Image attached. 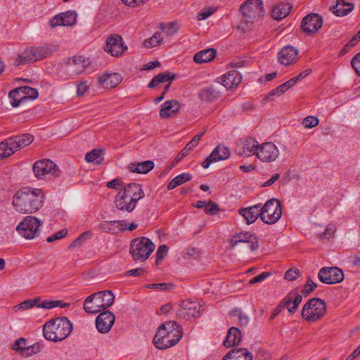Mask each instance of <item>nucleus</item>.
I'll return each mask as SVG.
<instances>
[{"mask_svg": "<svg viewBox=\"0 0 360 360\" xmlns=\"http://www.w3.org/2000/svg\"><path fill=\"white\" fill-rule=\"evenodd\" d=\"M175 78V75H172L169 72L160 73L151 79V81L149 82L148 85V87L150 89H153L161 83L174 80Z\"/></svg>", "mask_w": 360, "mask_h": 360, "instance_id": "40", "label": "nucleus"}, {"mask_svg": "<svg viewBox=\"0 0 360 360\" xmlns=\"http://www.w3.org/2000/svg\"><path fill=\"white\" fill-rule=\"evenodd\" d=\"M260 210L261 220L266 224L276 223L282 216L281 202L276 198L267 200L263 206L260 204Z\"/></svg>", "mask_w": 360, "mask_h": 360, "instance_id": "9", "label": "nucleus"}, {"mask_svg": "<svg viewBox=\"0 0 360 360\" xmlns=\"http://www.w3.org/2000/svg\"><path fill=\"white\" fill-rule=\"evenodd\" d=\"M351 65L356 74L360 76V52L358 53L351 60Z\"/></svg>", "mask_w": 360, "mask_h": 360, "instance_id": "59", "label": "nucleus"}, {"mask_svg": "<svg viewBox=\"0 0 360 360\" xmlns=\"http://www.w3.org/2000/svg\"><path fill=\"white\" fill-rule=\"evenodd\" d=\"M291 8L289 4H279L273 8L271 15L276 20H281L290 13Z\"/></svg>", "mask_w": 360, "mask_h": 360, "instance_id": "39", "label": "nucleus"}, {"mask_svg": "<svg viewBox=\"0 0 360 360\" xmlns=\"http://www.w3.org/2000/svg\"><path fill=\"white\" fill-rule=\"evenodd\" d=\"M169 332H167V329L165 327V325L161 324L158 330L155 335L153 338V344L159 349H164V347L167 345L163 344V342H168V340H165L166 336L167 335Z\"/></svg>", "mask_w": 360, "mask_h": 360, "instance_id": "38", "label": "nucleus"}, {"mask_svg": "<svg viewBox=\"0 0 360 360\" xmlns=\"http://www.w3.org/2000/svg\"><path fill=\"white\" fill-rule=\"evenodd\" d=\"M318 278L323 283L333 285L344 280L343 271L338 267H323L318 274Z\"/></svg>", "mask_w": 360, "mask_h": 360, "instance_id": "12", "label": "nucleus"}, {"mask_svg": "<svg viewBox=\"0 0 360 360\" xmlns=\"http://www.w3.org/2000/svg\"><path fill=\"white\" fill-rule=\"evenodd\" d=\"M38 96L37 89L27 86H20L9 92V97L12 98L11 104L14 108L18 107L28 99L35 100Z\"/></svg>", "mask_w": 360, "mask_h": 360, "instance_id": "10", "label": "nucleus"}, {"mask_svg": "<svg viewBox=\"0 0 360 360\" xmlns=\"http://www.w3.org/2000/svg\"><path fill=\"white\" fill-rule=\"evenodd\" d=\"M122 81L119 73H105L98 77L99 83L105 89H112L117 86Z\"/></svg>", "mask_w": 360, "mask_h": 360, "instance_id": "31", "label": "nucleus"}, {"mask_svg": "<svg viewBox=\"0 0 360 360\" xmlns=\"http://www.w3.org/2000/svg\"><path fill=\"white\" fill-rule=\"evenodd\" d=\"M241 331L236 327H231L229 330L226 339L224 342V345L226 347L238 345L241 342Z\"/></svg>", "mask_w": 360, "mask_h": 360, "instance_id": "35", "label": "nucleus"}, {"mask_svg": "<svg viewBox=\"0 0 360 360\" xmlns=\"http://www.w3.org/2000/svg\"><path fill=\"white\" fill-rule=\"evenodd\" d=\"M110 233L115 234L127 230V224L124 220L110 221Z\"/></svg>", "mask_w": 360, "mask_h": 360, "instance_id": "46", "label": "nucleus"}, {"mask_svg": "<svg viewBox=\"0 0 360 360\" xmlns=\"http://www.w3.org/2000/svg\"><path fill=\"white\" fill-rule=\"evenodd\" d=\"M271 274L270 272H263L261 274L253 277L250 279V284H255L259 282H262L264 281L266 278H269Z\"/></svg>", "mask_w": 360, "mask_h": 360, "instance_id": "60", "label": "nucleus"}, {"mask_svg": "<svg viewBox=\"0 0 360 360\" xmlns=\"http://www.w3.org/2000/svg\"><path fill=\"white\" fill-rule=\"evenodd\" d=\"M316 288L317 284L308 277L307 283L302 290V295L297 294L296 292H290L283 300L284 306L286 307L290 314L295 313L302 302V296L307 297Z\"/></svg>", "mask_w": 360, "mask_h": 360, "instance_id": "8", "label": "nucleus"}, {"mask_svg": "<svg viewBox=\"0 0 360 360\" xmlns=\"http://www.w3.org/2000/svg\"><path fill=\"white\" fill-rule=\"evenodd\" d=\"M219 79L226 89H230L241 82L242 76L236 70H231L221 76Z\"/></svg>", "mask_w": 360, "mask_h": 360, "instance_id": "26", "label": "nucleus"}, {"mask_svg": "<svg viewBox=\"0 0 360 360\" xmlns=\"http://www.w3.org/2000/svg\"><path fill=\"white\" fill-rule=\"evenodd\" d=\"M202 310V306L196 301L184 300L180 304L177 315L184 319L198 316Z\"/></svg>", "mask_w": 360, "mask_h": 360, "instance_id": "16", "label": "nucleus"}, {"mask_svg": "<svg viewBox=\"0 0 360 360\" xmlns=\"http://www.w3.org/2000/svg\"><path fill=\"white\" fill-rule=\"evenodd\" d=\"M180 110V105L176 100H171L165 102L160 110V116L162 118H167L172 114H176Z\"/></svg>", "mask_w": 360, "mask_h": 360, "instance_id": "33", "label": "nucleus"}, {"mask_svg": "<svg viewBox=\"0 0 360 360\" xmlns=\"http://www.w3.org/2000/svg\"><path fill=\"white\" fill-rule=\"evenodd\" d=\"M127 47L124 46L122 38L117 34L109 36L105 41V51L112 56H119Z\"/></svg>", "mask_w": 360, "mask_h": 360, "instance_id": "18", "label": "nucleus"}, {"mask_svg": "<svg viewBox=\"0 0 360 360\" xmlns=\"http://www.w3.org/2000/svg\"><path fill=\"white\" fill-rule=\"evenodd\" d=\"M72 330V324L65 316L58 317L46 322L43 328L44 336L46 340L59 342L68 338Z\"/></svg>", "mask_w": 360, "mask_h": 360, "instance_id": "2", "label": "nucleus"}, {"mask_svg": "<svg viewBox=\"0 0 360 360\" xmlns=\"http://www.w3.org/2000/svg\"><path fill=\"white\" fill-rule=\"evenodd\" d=\"M219 207L217 204L210 200L208 202H206V205L205 207V212L207 214L209 215H215L219 212Z\"/></svg>", "mask_w": 360, "mask_h": 360, "instance_id": "53", "label": "nucleus"}, {"mask_svg": "<svg viewBox=\"0 0 360 360\" xmlns=\"http://www.w3.org/2000/svg\"><path fill=\"white\" fill-rule=\"evenodd\" d=\"M214 12V10L212 8L203 9L198 13V19L200 20H205L209 16H210Z\"/></svg>", "mask_w": 360, "mask_h": 360, "instance_id": "64", "label": "nucleus"}, {"mask_svg": "<svg viewBox=\"0 0 360 360\" xmlns=\"http://www.w3.org/2000/svg\"><path fill=\"white\" fill-rule=\"evenodd\" d=\"M336 231V226L333 224H328L324 231L319 235V238L321 240L330 239L333 237Z\"/></svg>", "mask_w": 360, "mask_h": 360, "instance_id": "52", "label": "nucleus"}, {"mask_svg": "<svg viewBox=\"0 0 360 360\" xmlns=\"http://www.w3.org/2000/svg\"><path fill=\"white\" fill-rule=\"evenodd\" d=\"M43 222L36 217L29 215L24 217L15 228V231L22 238L27 240H32L39 236V228Z\"/></svg>", "mask_w": 360, "mask_h": 360, "instance_id": "6", "label": "nucleus"}, {"mask_svg": "<svg viewBox=\"0 0 360 360\" xmlns=\"http://www.w3.org/2000/svg\"><path fill=\"white\" fill-rule=\"evenodd\" d=\"M240 243H248L251 251H255L259 248L257 237L255 234L248 231L236 233L230 240V245L231 248L236 247Z\"/></svg>", "mask_w": 360, "mask_h": 360, "instance_id": "17", "label": "nucleus"}, {"mask_svg": "<svg viewBox=\"0 0 360 360\" xmlns=\"http://www.w3.org/2000/svg\"><path fill=\"white\" fill-rule=\"evenodd\" d=\"M68 232L66 230H61L57 233H56L55 234L52 235L51 236L47 238V242L48 243H52L56 240H59V239H61L63 238H64L66 235H67Z\"/></svg>", "mask_w": 360, "mask_h": 360, "instance_id": "62", "label": "nucleus"}, {"mask_svg": "<svg viewBox=\"0 0 360 360\" xmlns=\"http://www.w3.org/2000/svg\"><path fill=\"white\" fill-rule=\"evenodd\" d=\"M279 155V150L276 146L272 142L263 143L258 145L256 155L264 162H271L275 161Z\"/></svg>", "mask_w": 360, "mask_h": 360, "instance_id": "14", "label": "nucleus"}, {"mask_svg": "<svg viewBox=\"0 0 360 360\" xmlns=\"http://www.w3.org/2000/svg\"><path fill=\"white\" fill-rule=\"evenodd\" d=\"M258 145L256 139L251 137L245 138L238 142L235 151L238 155L250 157L256 155Z\"/></svg>", "mask_w": 360, "mask_h": 360, "instance_id": "15", "label": "nucleus"}, {"mask_svg": "<svg viewBox=\"0 0 360 360\" xmlns=\"http://www.w3.org/2000/svg\"><path fill=\"white\" fill-rule=\"evenodd\" d=\"M89 61L81 56H73L68 59V71L71 75H77L82 73L89 65Z\"/></svg>", "mask_w": 360, "mask_h": 360, "instance_id": "25", "label": "nucleus"}, {"mask_svg": "<svg viewBox=\"0 0 360 360\" xmlns=\"http://www.w3.org/2000/svg\"><path fill=\"white\" fill-rule=\"evenodd\" d=\"M58 50V46L56 44H45L41 46H31L26 49L18 56L13 63L16 67L34 63L39 60L48 58Z\"/></svg>", "mask_w": 360, "mask_h": 360, "instance_id": "3", "label": "nucleus"}, {"mask_svg": "<svg viewBox=\"0 0 360 360\" xmlns=\"http://www.w3.org/2000/svg\"><path fill=\"white\" fill-rule=\"evenodd\" d=\"M319 120L317 117L314 116H307L306 117L302 122V124L306 128H312L319 124Z\"/></svg>", "mask_w": 360, "mask_h": 360, "instance_id": "54", "label": "nucleus"}, {"mask_svg": "<svg viewBox=\"0 0 360 360\" xmlns=\"http://www.w3.org/2000/svg\"><path fill=\"white\" fill-rule=\"evenodd\" d=\"M77 13L72 11L59 13L51 18L49 25L54 28L57 26H72L75 24Z\"/></svg>", "mask_w": 360, "mask_h": 360, "instance_id": "19", "label": "nucleus"}, {"mask_svg": "<svg viewBox=\"0 0 360 360\" xmlns=\"http://www.w3.org/2000/svg\"><path fill=\"white\" fill-rule=\"evenodd\" d=\"M43 198L41 189L25 187L15 193L12 205L18 212L32 214L42 207Z\"/></svg>", "mask_w": 360, "mask_h": 360, "instance_id": "1", "label": "nucleus"}, {"mask_svg": "<svg viewBox=\"0 0 360 360\" xmlns=\"http://www.w3.org/2000/svg\"><path fill=\"white\" fill-rule=\"evenodd\" d=\"M101 150L94 149L86 154L85 160L88 162H93L96 165H98L102 161V158H101Z\"/></svg>", "mask_w": 360, "mask_h": 360, "instance_id": "49", "label": "nucleus"}, {"mask_svg": "<svg viewBox=\"0 0 360 360\" xmlns=\"http://www.w3.org/2000/svg\"><path fill=\"white\" fill-rule=\"evenodd\" d=\"M298 56L297 49L290 45L285 46L281 49L278 53V60L281 65L288 66L294 63Z\"/></svg>", "mask_w": 360, "mask_h": 360, "instance_id": "24", "label": "nucleus"}, {"mask_svg": "<svg viewBox=\"0 0 360 360\" xmlns=\"http://www.w3.org/2000/svg\"><path fill=\"white\" fill-rule=\"evenodd\" d=\"M252 353L246 348L238 347L230 350L222 360H252Z\"/></svg>", "mask_w": 360, "mask_h": 360, "instance_id": "29", "label": "nucleus"}, {"mask_svg": "<svg viewBox=\"0 0 360 360\" xmlns=\"http://www.w3.org/2000/svg\"><path fill=\"white\" fill-rule=\"evenodd\" d=\"M240 11L248 21H253L261 18L264 13L262 0H247L240 6Z\"/></svg>", "mask_w": 360, "mask_h": 360, "instance_id": "11", "label": "nucleus"}, {"mask_svg": "<svg viewBox=\"0 0 360 360\" xmlns=\"http://www.w3.org/2000/svg\"><path fill=\"white\" fill-rule=\"evenodd\" d=\"M39 301H41V298L39 297H34V299L26 300L20 304L15 306L14 309L25 311L32 309L34 307H37Z\"/></svg>", "mask_w": 360, "mask_h": 360, "instance_id": "45", "label": "nucleus"}, {"mask_svg": "<svg viewBox=\"0 0 360 360\" xmlns=\"http://www.w3.org/2000/svg\"><path fill=\"white\" fill-rule=\"evenodd\" d=\"M14 153L13 147L8 145V139L0 143V160L11 155Z\"/></svg>", "mask_w": 360, "mask_h": 360, "instance_id": "48", "label": "nucleus"}, {"mask_svg": "<svg viewBox=\"0 0 360 360\" xmlns=\"http://www.w3.org/2000/svg\"><path fill=\"white\" fill-rule=\"evenodd\" d=\"M192 178V175L188 173L181 174L174 179H172L167 184V189L172 190L176 186L181 185L182 184L190 181Z\"/></svg>", "mask_w": 360, "mask_h": 360, "instance_id": "41", "label": "nucleus"}, {"mask_svg": "<svg viewBox=\"0 0 360 360\" xmlns=\"http://www.w3.org/2000/svg\"><path fill=\"white\" fill-rule=\"evenodd\" d=\"M248 224L254 223L259 217L261 219L260 203L239 210Z\"/></svg>", "mask_w": 360, "mask_h": 360, "instance_id": "28", "label": "nucleus"}, {"mask_svg": "<svg viewBox=\"0 0 360 360\" xmlns=\"http://www.w3.org/2000/svg\"><path fill=\"white\" fill-rule=\"evenodd\" d=\"M26 342V339L20 338L15 341L12 349L18 352L21 355H22V349H25Z\"/></svg>", "mask_w": 360, "mask_h": 360, "instance_id": "55", "label": "nucleus"}, {"mask_svg": "<svg viewBox=\"0 0 360 360\" xmlns=\"http://www.w3.org/2000/svg\"><path fill=\"white\" fill-rule=\"evenodd\" d=\"M326 311V302L320 298H311L304 305L302 316L307 321L314 322L323 317Z\"/></svg>", "mask_w": 360, "mask_h": 360, "instance_id": "7", "label": "nucleus"}, {"mask_svg": "<svg viewBox=\"0 0 360 360\" xmlns=\"http://www.w3.org/2000/svg\"><path fill=\"white\" fill-rule=\"evenodd\" d=\"M168 252V248L166 245H161L158 247L156 252V262L162 260L167 255Z\"/></svg>", "mask_w": 360, "mask_h": 360, "instance_id": "57", "label": "nucleus"}, {"mask_svg": "<svg viewBox=\"0 0 360 360\" xmlns=\"http://www.w3.org/2000/svg\"><path fill=\"white\" fill-rule=\"evenodd\" d=\"M69 306L68 303H63L61 300H44L42 302L39 301L37 305L38 308H42L45 309H51L55 307H62L65 308Z\"/></svg>", "mask_w": 360, "mask_h": 360, "instance_id": "44", "label": "nucleus"}, {"mask_svg": "<svg viewBox=\"0 0 360 360\" xmlns=\"http://www.w3.org/2000/svg\"><path fill=\"white\" fill-rule=\"evenodd\" d=\"M173 285L172 283H153L146 285L148 288L158 289L160 290H169L172 288Z\"/></svg>", "mask_w": 360, "mask_h": 360, "instance_id": "56", "label": "nucleus"}, {"mask_svg": "<svg viewBox=\"0 0 360 360\" xmlns=\"http://www.w3.org/2000/svg\"><path fill=\"white\" fill-rule=\"evenodd\" d=\"M322 25V18L316 13H311L302 19L301 27L306 33L312 34L316 32Z\"/></svg>", "mask_w": 360, "mask_h": 360, "instance_id": "20", "label": "nucleus"}, {"mask_svg": "<svg viewBox=\"0 0 360 360\" xmlns=\"http://www.w3.org/2000/svg\"><path fill=\"white\" fill-rule=\"evenodd\" d=\"M231 316L238 317V323L240 326H246L250 321L248 316L242 312L240 309H235L231 311Z\"/></svg>", "mask_w": 360, "mask_h": 360, "instance_id": "50", "label": "nucleus"}, {"mask_svg": "<svg viewBox=\"0 0 360 360\" xmlns=\"http://www.w3.org/2000/svg\"><path fill=\"white\" fill-rule=\"evenodd\" d=\"M115 296L111 290L99 291L88 296L84 302V309L88 314H97L114 302Z\"/></svg>", "mask_w": 360, "mask_h": 360, "instance_id": "4", "label": "nucleus"}, {"mask_svg": "<svg viewBox=\"0 0 360 360\" xmlns=\"http://www.w3.org/2000/svg\"><path fill=\"white\" fill-rule=\"evenodd\" d=\"M221 96V92L214 86H209L200 89L198 92V98L203 102H214Z\"/></svg>", "mask_w": 360, "mask_h": 360, "instance_id": "30", "label": "nucleus"}, {"mask_svg": "<svg viewBox=\"0 0 360 360\" xmlns=\"http://www.w3.org/2000/svg\"><path fill=\"white\" fill-rule=\"evenodd\" d=\"M115 322V316L110 311L101 313L96 319V326L101 333H108Z\"/></svg>", "mask_w": 360, "mask_h": 360, "instance_id": "23", "label": "nucleus"}, {"mask_svg": "<svg viewBox=\"0 0 360 360\" xmlns=\"http://www.w3.org/2000/svg\"><path fill=\"white\" fill-rule=\"evenodd\" d=\"M155 249V245L146 238H137L131 240L130 253L136 261H146Z\"/></svg>", "mask_w": 360, "mask_h": 360, "instance_id": "5", "label": "nucleus"}, {"mask_svg": "<svg viewBox=\"0 0 360 360\" xmlns=\"http://www.w3.org/2000/svg\"><path fill=\"white\" fill-rule=\"evenodd\" d=\"M182 335L183 330L179 329H177V330H174L172 333H168L166 336V340H168V342H163V344L167 345L164 347V349L176 345L181 339Z\"/></svg>", "mask_w": 360, "mask_h": 360, "instance_id": "42", "label": "nucleus"}, {"mask_svg": "<svg viewBox=\"0 0 360 360\" xmlns=\"http://www.w3.org/2000/svg\"><path fill=\"white\" fill-rule=\"evenodd\" d=\"M181 24L177 21L170 22L167 24L160 23L159 28L164 31L167 36H172L176 34L181 28Z\"/></svg>", "mask_w": 360, "mask_h": 360, "instance_id": "43", "label": "nucleus"}, {"mask_svg": "<svg viewBox=\"0 0 360 360\" xmlns=\"http://www.w3.org/2000/svg\"><path fill=\"white\" fill-rule=\"evenodd\" d=\"M41 347L39 344H34L30 346H26L25 349H22V356L29 357L41 351Z\"/></svg>", "mask_w": 360, "mask_h": 360, "instance_id": "51", "label": "nucleus"}, {"mask_svg": "<svg viewBox=\"0 0 360 360\" xmlns=\"http://www.w3.org/2000/svg\"><path fill=\"white\" fill-rule=\"evenodd\" d=\"M163 41V38L161 37L160 33L155 32L151 37L144 41V46L146 48H152L160 45Z\"/></svg>", "mask_w": 360, "mask_h": 360, "instance_id": "47", "label": "nucleus"}, {"mask_svg": "<svg viewBox=\"0 0 360 360\" xmlns=\"http://www.w3.org/2000/svg\"><path fill=\"white\" fill-rule=\"evenodd\" d=\"M115 205L117 209L122 212H131L136 207V203L133 200L127 198L124 195L117 193L115 199Z\"/></svg>", "mask_w": 360, "mask_h": 360, "instance_id": "32", "label": "nucleus"}, {"mask_svg": "<svg viewBox=\"0 0 360 360\" xmlns=\"http://www.w3.org/2000/svg\"><path fill=\"white\" fill-rule=\"evenodd\" d=\"M216 54V50L213 48H210L196 53L193 57V60L198 64L208 63L214 59Z\"/></svg>", "mask_w": 360, "mask_h": 360, "instance_id": "37", "label": "nucleus"}, {"mask_svg": "<svg viewBox=\"0 0 360 360\" xmlns=\"http://www.w3.org/2000/svg\"><path fill=\"white\" fill-rule=\"evenodd\" d=\"M118 193L124 195L127 198H129L131 201L133 200L136 204L145 195L141 186L136 183H131L124 186Z\"/></svg>", "mask_w": 360, "mask_h": 360, "instance_id": "22", "label": "nucleus"}, {"mask_svg": "<svg viewBox=\"0 0 360 360\" xmlns=\"http://www.w3.org/2000/svg\"><path fill=\"white\" fill-rule=\"evenodd\" d=\"M154 167V162L151 160H146L141 162H131L128 168L130 172L139 174H146Z\"/></svg>", "mask_w": 360, "mask_h": 360, "instance_id": "36", "label": "nucleus"}, {"mask_svg": "<svg viewBox=\"0 0 360 360\" xmlns=\"http://www.w3.org/2000/svg\"><path fill=\"white\" fill-rule=\"evenodd\" d=\"M34 141V137L30 134H22L8 138V145L13 147L14 151H17L27 146Z\"/></svg>", "mask_w": 360, "mask_h": 360, "instance_id": "27", "label": "nucleus"}, {"mask_svg": "<svg viewBox=\"0 0 360 360\" xmlns=\"http://www.w3.org/2000/svg\"><path fill=\"white\" fill-rule=\"evenodd\" d=\"M230 157V150L229 148L219 145L217 146L211 154L201 163L203 168L207 169L210 167V164L219 160H226Z\"/></svg>", "mask_w": 360, "mask_h": 360, "instance_id": "21", "label": "nucleus"}, {"mask_svg": "<svg viewBox=\"0 0 360 360\" xmlns=\"http://www.w3.org/2000/svg\"><path fill=\"white\" fill-rule=\"evenodd\" d=\"M106 186L110 188L117 189L119 186H124V183L121 179L116 178L107 183Z\"/></svg>", "mask_w": 360, "mask_h": 360, "instance_id": "63", "label": "nucleus"}, {"mask_svg": "<svg viewBox=\"0 0 360 360\" xmlns=\"http://www.w3.org/2000/svg\"><path fill=\"white\" fill-rule=\"evenodd\" d=\"M300 274V271L297 269H290L285 274V278L288 281H295Z\"/></svg>", "mask_w": 360, "mask_h": 360, "instance_id": "58", "label": "nucleus"}, {"mask_svg": "<svg viewBox=\"0 0 360 360\" xmlns=\"http://www.w3.org/2000/svg\"><path fill=\"white\" fill-rule=\"evenodd\" d=\"M354 7L352 3H347L345 0H337L336 4L330 7V11L337 16H345L349 13Z\"/></svg>", "mask_w": 360, "mask_h": 360, "instance_id": "34", "label": "nucleus"}, {"mask_svg": "<svg viewBox=\"0 0 360 360\" xmlns=\"http://www.w3.org/2000/svg\"><path fill=\"white\" fill-rule=\"evenodd\" d=\"M162 324L165 325L167 332H169L168 333H172L174 330H177V329L182 330L181 327L175 321H167Z\"/></svg>", "mask_w": 360, "mask_h": 360, "instance_id": "61", "label": "nucleus"}, {"mask_svg": "<svg viewBox=\"0 0 360 360\" xmlns=\"http://www.w3.org/2000/svg\"><path fill=\"white\" fill-rule=\"evenodd\" d=\"M32 170L34 176L38 179L48 174L58 176L60 172L56 163L48 159L37 161L32 167Z\"/></svg>", "mask_w": 360, "mask_h": 360, "instance_id": "13", "label": "nucleus"}]
</instances>
